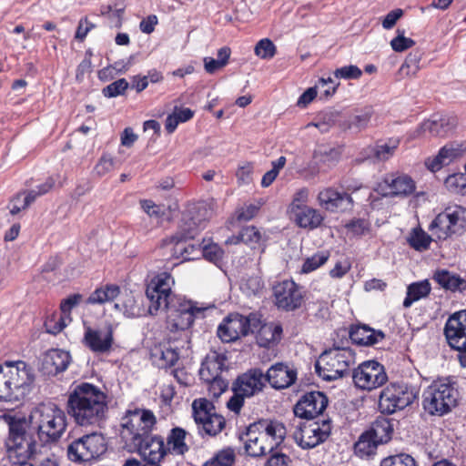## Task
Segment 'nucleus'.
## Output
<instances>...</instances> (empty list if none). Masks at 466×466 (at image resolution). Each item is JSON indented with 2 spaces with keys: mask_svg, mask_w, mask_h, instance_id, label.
Listing matches in <instances>:
<instances>
[{
  "mask_svg": "<svg viewBox=\"0 0 466 466\" xmlns=\"http://www.w3.org/2000/svg\"><path fill=\"white\" fill-rule=\"evenodd\" d=\"M66 410L77 426L101 427L107 418L108 396L92 383L75 384L68 390Z\"/></svg>",
  "mask_w": 466,
  "mask_h": 466,
  "instance_id": "f257e3e1",
  "label": "nucleus"
},
{
  "mask_svg": "<svg viewBox=\"0 0 466 466\" xmlns=\"http://www.w3.org/2000/svg\"><path fill=\"white\" fill-rule=\"evenodd\" d=\"M143 210L150 217L155 218H160L163 215V209L160 206L157 205L152 200H142L140 202Z\"/></svg>",
  "mask_w": 466,
  "mask_h": 466,
  "instance_id": "774afa93",
  "label": "nucleus"
},
{
  "mask_svg": "<svg viewBox=\"0 0 466 466\" xmlns=\"http://www.w3.org/2000/svg\"><path fill=\"white\" fill-rule=\"evenodd\" d=\"M258 427L249 424L240 439L245 443V451L251 457H262L276 450L269 441H259Z\"/></svg>",
  "mask_w": 466,
  "mask_h": 466,
  "instance_id": "c85d7f7f",
  "label": "nucleus"
},
{
  "mask_svg": "<svg viewBox=\"0 0 466 466\" xmlns=\"http://www.w3.org/2000/svg\"><path fill=\"white\" fill-rule=\"evenodd\" d=\"M354 360V353L350 348L334 346L321 353L315 370L323 380L331 381L350 375Z\"/></svg>",
  "mask_w": 466,
  "mask_h": 466,
  "instance_id": "0eeeda50",
  "label": "nucleus"
},
{
  "mask_svg": "<svg viewBox=\"0 0 466 466\" xmlns=\"http://www.w3.org/2000/svg\"><path fill=\"white\" fill-rule=\"evenodd\" d=\"M385 338L381 330H375L366 325L352 327L350 330V339L352 343L359 346H373Z\"/></svg>",
  "mask_w": 466,
  "mask_h": 466,
  "instance_id": "473e14b6",
  "label": "nucleus"
},
{
  "mask_svg": "<svg viewBox=\"0 0 466 466\" xmlns=\"http://www.w3.org/2000/svg\"><path fill=\"white\" fill-rule=\"evenodd\" d=\"M380 443L369 432H362L354 444V453L361 458H369L375 454Z\"/></svg>",
  "mask_w": 466,
  "mask_h": 466,
  "instance_id": "79ce46f5",
  "label": "nucleus"
},
{
  "mask_svg": "<svg viewBox=\"0 0 466 466\" xmlns=\"http://www.w3.org/2000/svg\"><path fill=\"white\" fill-rule=\"evenodd\" d=\"M367 431L380 444H383L390 441L393 426L390 420L379 418L372 422L370 428Z\"/></svg>",
  "mask_w": 466,
  "mask_h": 466,
  "instance_id": "a19ab883",
  "label": "nucleus"
},
{
  "mask_svg": "<svg viewBox=\"0 0 466 466\" xmlns=\"http://www.w3.org/2000/svg\"><path fill=\"white\" fill-rule=\"evenodd\" d=\"M340 151L335 147H329L325 149H319L315 152L314 157L319 159V162L327 164L328 166L335 165L340 158Z\"/></svg>",
  "mask_w": 466,
  "mask_h": 466,
  "instance_id": "4d7b16f0",
  "label": "nucleus"
},
{
  "mask_svg": "<svg viewBox=\"0 0 466 466\" xmlns=\"http://www.w3.org/2000/svg\"><path fill=\"white\" fill-rule=\"evenodd\" d=\"M129 87V83L125 78H119L113 83L107 85L102 89L104 96L112 98L125 94Z\"/></svg>",
  "mask_w": 466,
  "mask_h": 466,
  "instance_id": "864d4df0",
  "label": "nucleus"
},
{
  "mask_svg": "<svg viewBox=\"0 0 466 466\" xmlns=\"http://www.w3.org/2000/svg\"><path fill=\"white\" fill-rule=\"evenodd\" d=\"M461 155L460 147L453 144H448L442 147L438 155L433 158H428L425 165L432 172L440 170L443 166L449 165L452 160Z\"/></svg>",
  "mask_w": 466,
  "mask_h": 466,
  "instance_id": "c9c22d12",
  "label": "nucleus"
},
{
  "mask_svg": "<svg viewBox=\"0 0 466 466\" xmlns=\"http://www.w3.org/2000/svg\"><path fill=\"white\" fill-rule=\"evenodd\" d=\"M183 342L177 336L167 334V343L161 345L153 353L154 361L159 369H168L174 366L179 359V350L184 348ZM187 345H188L187 343Z\"/></svg>",
  "mask_w": 466,
  "mask_h": 466,
  "instance_id": "393cba45",
  "label": "nucleus"
},
{
  "mask_svg": "<svg viewBox=\"0 0 466 466\" xmlns=\"http://www.w3.org/2000/svg\"><path fill=\"white\" fill-rule=\"evenodd\" d=\"M69 322L68 319L63 314L54 312L46 317L44 326L47 333L56 335L61 332Z\"/></svg>",
  "mask_w": 466,
  "mask_h": 466,
  "instance_id": "a18cd8bd",
  "label": "nucleus"
},
{
  "mask_svg": "<svg viewBox=\"0 0 466 466\" xmlns=\"http://www.w3.org/2000/svg\"><path fill=\"white\" fill-rule=\"evenodd\" d=\"M457 125V119L454 116L434 115L431 119L421 125L423 131H428L435 137H444L451 131Z\"/></svg>",
  "mask_w": 466,
  "mask_h": 466,
  "instance_id": "72a5a7b5",
  "label": "nucleus"
},
{
  "mask_svg": "<svg viewBox=\"0 0 466 466\" xmlns=\"http://www.w3.org/2000/svg\"><path fill=\"white\" fill-rule=\"evenodd\" d=\"M327 396L320 391H310L303 394L293 408L295 416L314 420L321 415L328 406Z\"/></svg>",
  "mask_w": 466,
  "mask_h": 466,
  "instance_id": "412c9836",
  "label": "nucleus"
},
{
  "mask_svg": "<svg viewBox=\"0 0 466 466\" xmlns=\"http://www.w3.org/2000/svg\"><path fill=\"white\" fill-rule=\"evenodd\" d=\"M65 410L53 402L39 404L31 413L37 437L43 444L57 442L67 428Z\"/></svg>",
  "mask_w": 466,
  "mask_h": 466,
  "instance_id": "39448f33",
  "label": "nucleus"
},
{
  "mask_svg": "<svg viewBox=\"0 0 466 466\" xmlns=\"http://www.w3.org/2000/svg\"><path fill=\"white\" fill-rule=\"evenodd\" d=\"M431 289V284L427 279L410 284L407 288L406 298L403 300V307L408 309L414 302L426 298Z\"/></svg>",
  "mask_w": 466,
  "mask_h": 466,
  "instance_id": "ea45409f",
  "label": "nucleus"
},
{
  "mask_svg": "<svg viewBox=\"0 0 466 466\" xmlns=\"http://www.w3.org/2000/svg\"><path fill=\"white\" fill-rule=\"evenodd\" d=\"M417 387L404 382L390 383L380 395L379 406L382 413L393 414L412 404L418 398Z\"/></svg>",
  "mask_w": 466,
  "mask_h": 466,
  "instance_id": "f8f14e48",
  "label": "nucleus"
},
{
  "mask_svg": "<svg viewBox=\"0 0 466 466\" xmlns=\"http://www.w3.org/2000/svg\"><path fill=\"white\" fill-rule=\"evenodd\" d=\"M356 387L372 390L382 386L388 380L383 365L376 360L364 361L351 374Z\"/></svg>",
  "mask_w": 466,
  "mask_h": 466,
  "instance_id": "6ab92c4d",
  "label": "nucleus"
},
{
  "mask_svg": "<svg viewBox=\"0 0 466 466\" xmlns=\"http://www.w3.org/2000/svg\"><path fill=\"white\" fill-rule=\"evenodd\" d=\"M115 308L128 318H135L140 315V309L133 296H127L120 303H116Z\"/></svg>",
  "mask_w": 466,
  "mask_h": 466,
  "instance_id": "6e6d98bb",
  "label": "nucleus"
},
{
  "mask_svg": "<svg viewBox=\"0 0 466 466\" xmlns=\"http://www.w3.org/2000/svg\"><path fill=\"white\" fill-rule=\"evenodd\" d=\"M258 427L259 441H268L277 449L286 437V428L283 423L276 420H259L251 423Z\"/></svg>",
  "mask_w": 466,
  "mask_h": 466,
  "instance_id": "cd10ccee",
  "label": "nucleus"
},
{
  "mask_svg": "<svg viewBox=\"0 0 466 466\" xmlns=\"http://www.w3.org/2000/svg\"><path fill=\"white\" fill-rule=\"evenodd\" d=\"M8 425V435L5 441L6 460L9 462L28 461L36 453L37 442L28 430L24 417L5 416Z\"/></svg>",
  "mask_w": 466,
  "mask_h": 466,
  "instance_id": "7ed1b4c3",
  "label": "nucleus"
},
{
  "mask_svg": "<svg viewBox=\"0 0 466 466\" xmlns=\"http://www.w3.org/2000/svg\"><path fill=\"white\" fill-rule=\"evenodd\" d=\"M361 75L362 71L355 65L345 66L334 71L336 78L359 79Z\"/></svg>",
  "mask_w": 466,
  "mask_h": 466,
  "instance_id": "052dcab7",
  "label": "nucleus"
},
{
  "mask_svg": "<svg viewBox=\"0 0 466 466\" xmlns=\"http://www.w3.org/2000/svg\"><path fill=\"white\" fill-rule=\"evenodd\" d=\"M420 54L419 52L410 53L400 68L402 76H414L420 69Z\"/></svg>",
  "mask_w": 466,
  "mask_h": 466,
  "instance_id": "603ef678",
  "label": "nucleus"
},
{
  "mask_svg": "<svg viewBox=\"0 0 466 466\" xmlns=\"http://www.w3.org/2000/svg\"><path fill=\"white\" fill-rule=\"evenodd\" d=\"M114 168V159L107 155H103L94 167V172L98 177H103Z\"/></svg>",
  "mask_w": 466,
  "mask_h": 466,
  "instance_id": "e2e57ef3",
  "label": "nucleus"
},
{
  "mask_svg": "<svg viewBox=\"0 0 466 466\" xmlns=\"http://www.w3.org/2000/svg\"><path fill=\"white\" fill-rule=\"evenodd\" d=\"M265 382V375L259 369H252L239 375L232 385L234 394L227 403L228 410L238 414L245 399L262 391Z\"/></svg>",
  "mask_w": 466,
  "mask_h": 466,
  "instance_id": "9b49d317",
  "label": "nucleus"
},
{
  "mask_svg": "<svg viewBox=\"0 0 466 466\" xmlns=\"http://www.w3.org/2000/svg\"><path fill=\"white\" fill-rule=\"evenodd\" d=\"M198 234L197 228H189L187 231L177 232L162 241V248H170L172 257L180 258L182 261L194 260L202 254V248L192 240Z\"/></svg>",
  "mask_w": 466,
  "mask_h": 466,
  "instance_id": "f3484780",
  "label": "nucleus"
},
{
  "mask_svg": "<svg viewBox=\"0 0 466 466\" xmlns=\"http://www.w3.org/2000/svg\"><path fill=\"white\" fill-rule=\"evenodd\" d=\"M460 392L457 381L451 377L438 378L422 394V407L431 416L441 417L458 405Z\"/></svg>",
  "mask_w": 466,
  "mask_h": 466,
  "instance_id": "20e7f679",
  "label": "nucleus"
},
{
  "mask_svg": "<svg viewBox=\"0 0 466 466\" xmlns=\"http://www.w3.org/2000/svg\"><path fill=\"white\" fill-rule=\"evenodd\" d=\"M192 411L194 420L202 436L204 434L217 436L226 426L225 418L218 414L213 402L205 398L193 400Z\"/></svg>",
  "mask_w": 466,
  "mask_h": 466,
  "instance_id": "ddd939ff",
  "label": "nucleus"
},
{
  "mask_svg": "<svg viewBox=\"0 0 466 466\" xmlns=\"http://www.w3.org/2000/svg\"><path fill=\"white\" fill-rule=\"evenodd\" d=\"M318 201L320 207L329 212H345L351 209L353 199L346 192H339L329 187L319 191Z\"/></svg>",
  "mask_w": 466,
  "mask_h": 466,
  "instance_id": "b1692460",
  "label": "nucleus"
},
{
  "mask_svg": "<svg viewBox=\"0 0 466 466\" xmlns=\"http://www.w3.org/2000/svg\"><path fill=\"white\" fill-rule=\"evenodd\" d=\"M275 305L278 309L289 312L301 308L305 302L306 290L292 279L277 282L273 288Z\"/></svg>",
  "mask_w": 466,
  "mask_h": 466,
  "instance_id": "dca6fc26",
  "label": "nucleus"
},
{
  "mask_svg": "<svg viewBox=\"0 0 466 466\" xmlns=\"http://www.w3.org/2000/svg\"><path fill=\"white\" fill-rule=\"evenodd\" d=\"M329 258V251L328 250L317 252L313 254L311 257L306 258L302 265L301 271L303 273L312 272L319 268V267H321L322 265H324L328 261Z\"/></svg>",
  "mask_w": 466,
  "mask_h": 466,
  "instance_id": "de8ad7c7",
  "label": "nucleus"
},
{
  "mask_svg": "<svg viewBox=\"0 0 466 466\" xmlns=\"http://www.w3.org/2000/svg\"><path fill=\"white\" fill-rule=\"evenodd\" d=\"M265 379L274 389H286L295 382L297 372L283 363H276L268 370Z\"/></svg>",
  "mask_w": 466,
  "mask_h": 466,
  "instance_id": "7c9ffc66",
  "label": "nucleus"
},
{
  "mask_svg": "<svg viewBox=\"0 0 466 466\" xmlns=\"http://www.w3.org/2000/svg\"><path fill=\"white\" fill-rule=\"evenodd\" d=\"M120 294V288L116 284H106L96 289L87 298L86 303L90 305H102L113 301Z\"/></svg>",
  "mask_w": 466,
  "mask_h": 466,
  "instance_id": "58836bf2",
  "label": "nucleus"
},
{
  "mask_svg": "<svg viewBox=\"0 0 466 466\" xmlns=\"http://www.w3.org/2000/svg\"><path fill=\"white\" fill-rule=\"evenodd\" d=\"M253 320L256 319L252 314L246 317L238 313H231L218 325L217 335L223 342L236 341L240 337L254 332L251 329Z\"/></svg>",
  "mask_w": 466,
  "mask_h": 466,
  "instance_id": "aec40b11",
  "label": "nucleus"
},
{
  "mask_svg": "<svg viewBox=\"0 0 466 466\" xmlns=\"http://www.w3.org/2000/svg\"><path fill=\"white\" fill-rule=\"evenodd\" d=\"M201 251V256L214 263L220 261L223 256V251L217 244L205 246Z\"/></svg>",
  "mask_w": 466,
  "mask_h": 466,
  "instance_id": "338daca9",
  "label": "nucleus"
},
{
  "mask_svg": "<svg viewBox=\"0 0 466 466\" xmlns=\"http://www.w3.org/2000/svg\"><path fill=\"white\" fill-rule=\"evenodd\" d=\"M414 180L405 174H389L378 185V192L383 197H408L415 191Z\"/></svg>",
  "mask_w": 466,
  "mask_h": 466,
  "instance_id": "4be33fe9",
  "label": "nucleus"
},
{
  "mask_svg": "<svg viewBox=\"0 0 466 466\" xmlns=\"http://www.w3.org/2000/svg\"><path fill=\"white\" fill-rule=\"evenodd\" d=\"M398 35L390 41L391 48L395 52H403L415 45L411 38L404 36V31L397 30Z\"/></svg>",
  "mask_w": 466,
  "mask_h": 466,
  "instance_id": "bf43d9fd",
  "label": "nucleus"
},
{
  "mask_svg": "<svg viewBox=\"0 0 466 466\" xmlns=\"http://www.w3.org/2000/svg\"><path fill=\"white\" fill-rule=\"evenodd\" d=\"M380 466H418L414 458L407 453H399L384 458Z\"/></svg>",
  "mask_w": 466,
  "mask_h": 466,
  "instance_id": "3c124183",
  "label": "nucleus"
},
{
  "mask_svg": "<svg viewBox=\"0 0 466 466\" xmlns=\"http://www.w3.org/2000/svg\"><path fill=\"white\" fill-rule=\"evenodd\" d=\"M399 146V138L390 137L386 140H380L365 149L366 157L379 162L387 161L394 156Z\"/></svg>",
  "mask_w": 466,
  "mask_h": 466,
  "instance_id": "2f4dec72",
  "label": "nucleus"
},
{
  "mask_svg": "<svg viewBox=\"0 0 466 466\" xmlns=\"http://www.w3.org/2000/svg\"><path fill=\"white\" fill-rule=\"evenodd\" d=\"M133 447L151 465L158 464L167 454L164 438L159 435L151 436L149 434L142 443H137Z\"/></svg>",
  "mask_w": 466,
  "mask_h": 466,
  "instance_id": "a878e982",
  "label": "nucleus"
},
{
  "mask_svg": "<svg viewBox=\"0 0 466 466\" xmlns=\"http://www.w3.org/2000/svg\"><path fill=\"white\" fill-rule=\"evenodd\" d=\"M83 343L93 352L97 354L107 353L114 343V327L106 323L103 328H86Z\"/></svg>",
  "mask_w": 466,
  "mask_h": 466,
  "instance_id": "5701e85b",
  "label": "nucleus"
},
{
  "mask_svg": "<svg viewBox=\"0 0 466 466\" xmlns=\"http://www.w3.org/2000/svg\"><path fill=\"white\" fill-rule=\"evenodd\" d=\"M444 335L449 346L458 351V360L466 367V309L453 313L444 327Z\"/></svg>",
  "mask_w": 466,
  "mask_h": 466,
  "instance_id": "a211bd4d",
  "label": "nucleus"
},
{
  "mask_svg": "<svg viewBox=\"0 0 466 466\" xmlns=\"http://www.w3.org/2000/svg\"><path fill=\"white\" fill-rule=\"evenodd\" d=\"M239 238L242 239L243 243L249 245L251 248H255L261 240V234L256 227L249 226L240 230Z\"/></svg>",
  "mask_w": 466,
  "mask_h": 466,
  "instance_id": "13d9d810",
  "label": "nucleus"
},
{
  "mask_svg": "<svg viewBox=\"0 0 466 466\" xmlns=\"http://www.w3.org/2000/svg\"><path fill=\"white\" fill-rule=\"evenodd\" d=\"M173 285L174 279L167 272H162L151 280L146 290L149 300L148 311L151 315H156L159 309L167 307L173 299L179 298L172 293Z\"/></svg>",
  "mask_w": 466,
  "mask_h": 466,
  "instance_id": "2eb2a0df",
  "label": "nucleus"
},
{
  "mask_svg": "<svg viewBox=\"0 0 466 466\" xmlns=\"http://www.w3.org/2000/svg\"><path fill=\"white\" fill-rule=\"evenodd\" d=\"M282 327L279 324L268 323L262 325L258 330L256 339L258 346L269 348L280 340Z\"/></svg>",
  "mask_w": 466,
  "mask_h": 466,
  "instance_id": "4c0bfd02",
  "label": "nucleus"
},
{
  "mask_svg": "<svg viewBox=\"0 0 466 466\" xmlns=\"http://www.w3.org/2000/svg\"><path fill=\"white\" fill-rule=\"evenodd\" d=\"M34 195L28 191L18 193L12 198L9 204L10 213L12 215L18 214L21 210L26 209L34 202Z\"/></svg>",
  "mask_w": 466,
  "mask_h": 466,
  "instance_id": "49530a36",
  "label": "nucleus"
},
{
  "mask_svg": "<svg viewBox=\"0 0 466 466\" xmlns=\"http://www.w3.org/2000/svg\"><path fill=\"white\" fill-rule=\"evenodd\" d=\"M208 384V390L214 397H219L228 386V383L221 375L210 380H204Z\"/></svg>",
  "mask_w": 466,
  "mask_h": 466,
  "instance_id": "69168bd1",
  "label": "nucleus"
},
{
  "mask_svg": "<svg viewBox=\"0 0 466 466\" xmlns=\"http://www.w3.org/2000/svg\"><path fill=\"white\" fill-rule=\"evenodd\" d=\"M156 422V417L149 410H128L122 418L121 437L133 446L140 444L148 437Z\"/></svg>",
  "mask_w": 466,
  "mask_h": 466,
  "instance_id": "1a4fd4ad",
  "label": "nucleus"
},
{
  "mask_svg": "<svg viewBox=\"0 0 466 466\" xmlns=\"http://www.w3.org/2000/svg\"><path fill=\"white\" fill-rule=\"evenodd\" d=\"M34 380L33 369L25 361H5L0 365V401H22L31 391Z\"/></svg>",
  "mask_w": 466,
  "mask_h": 466,
  "instance_id": "f03ea898",
  "label": "nucleus"
},
{
  "mask_svg": "<svg viewBox=\"0 0 466 466\" xmlns=\"http://www.w3.org/2000/svg\"><path fill=\"white\" fill-rule=\"evenodd\" d=\"M371 116L372 111L370 108L353 116L350 120V127H355L359 130L365 128L370 123Z\"/></svg>",
  "mask_w": 466,
  "mask_h": 466,
  "instance_id": "680f3d73",
  "label": "nucleus"
},
{
  "mask_svg": "<svg viewBox=\"0 0 466 466\" xmlns=\"http://www.w3.org/2000/svg\"><path fill=\"white\" fill-rule=\"evenodd\" d=\"M82 296L80 294H73L63 299L60 304L61 314L71 321L70 314L74 307H76L81 300Z\"/></svg>",
  "mask_w": 466,
  "mask_h": 466,
  "instance_id": "0e129e2a",
  "label": "nucleus"
},
{
  "mask_svg": "<svg viewBox=\"0 0 466 466\" xmlns=\"http://www.w3.org/2000/svg\"><path fill=\"white\" fill-rule=\"evenodd\" d=\"M227 356L218 351H210L201 363L199 369L200 380H210L221 375L227 369Z\"/></svg>",
  "mask_w": 466,
  "mask_h": 466,
  "instance_id": "c756f323",
  "label": "nucleus"
},
{
  "mask_svg": "<svg viewBox=\"0 0 466 466\" xmlns=\"http://www.w3.org/2000/svg\"><path fill=\"white\" fill-rule=\"evenodd\" d=\"M264 288V281L259 276H249L242 279L240 289L248 297L259 294Z\"/></svg>",
  "mask_w": 466,
  "mask_h": 466,
  "instance_id": "09e8293b",
  "label": "nucleus"
},
{
  "mask_svg": "<svg viewBox=\"0 0 466 466\" xmlns=\"http://www.w3.org/2000/svg\"><path fill=\"white\" fill-rule=\"evenodd\" d=\"M107 451V442L100 432H91L73 439L67 445L66 455L74 463H87L98 460Z\"/></svg>",
  "mask_w": 466,
  "mask_h": 466,
  "instance_id": "6e6552de",
  "label": "nucleus"
},
{
  "mask_svg": "<svg viewBox=\"0 0 466 466\" xmlns=\"http://www.w3.org/2000/svg\"><path fill=\"white\" fill-rule=\"evenodd\" d=\"M293 214L296 224L309 230L319 228L324 220V217L318 209L309 206L297 207Z\"/></svg>",
  "mask_w": 466,
  "mask_h": 466,
  "instance_id": "f704fd0d",
  "label": "nucleus"
},
{
  "mask_svg": "<svg viewBox=\"0 0 466 466\" xmlns=\"http://www.w3.org/2000/svg\"><path fill=\"white\" fill-rule=\"evenodd\" d=\"M429 230L439 240L462 235L466 231V208L458 205L446 208L431 222Z\"/></svg>",
  "mask_w": 466,
  "mask_h": 466,
  "instance_id": "9d476101",
  "label": "nucleus"
},
{
  "mask_svg": "<svg viewBox=\"0 0 466 466\" xmlns=\"http://www.w3.org/2000/svg\"><path fill=\"white\" fill-rule=\"evenodd\" d=\"M432 240V237L426 233L420 227L412 228L407 238L410 247L419 252L428 250Z\"/></svg>",
  "mask_w": 466,
  "mask_h": 466,
  "instance_id": "c03bdc74",
  "label": "nucleus"
},
{
  "mask_svg": "<svg viewBox=\"0 0 466 466\" xmlns=\"http://www.w3.org/2000/svg\"><path fill=\"white\" fill-rule=\"evenodd\" d=\"M187 431L180 428L175 427L168 432L165 448L167 454L182 456L188 451L186 443Z\"/></svg>",
  "mask_w": 466,
  "mask_h": 466,
  "instance_id": "e433bc0d",
  "label": "nucleus"
},
{
  "mask_svg": "<svg viewBox=\"0 0 466 466\" xmlns=\"http://www.w3.org/2000/svg\"><path fill=\"white\" fill-rule=\"evenodd\" d=\"M331 420H307L299 422L293 432L295 442L302 449H312L324 442L331 433Z\"/></svg>",
  "mask_w": 466,
  "mask_h": 466,
  "instance_id": "4468645a",
  "label": "nucleus"
},
{
  "mask_svg": "<svg viewBox=\"0 0 466 466\" xmlns=\"http://www.w3.org/2000/svg\"><path fill=\"white\" fill-rule=\"evenodd\" d=\"M68 351L60 349L47 350L42 359L41 370L48 376H56L64 372L71 362Z\"/></svg>",
  "mask_w": 466,
  "mask_h": 466,
  "instance_id": "bb28decb",
  "label": "nucleus"
},
{
  "mask_svg": "<svg viewBox=\"0 0 466 466\" xmlns=\"http://www.w3.org/2000/svg\"><path fill=\"white\" fill-rule=\"evenodd\" d=\"M167 312V329L168 334L177 336L183 342L190 343L188 329L196 319H203L207 308L198 306L197 302L187 300L181 297L173 299L169 305L163 309Z\"/></svg>",
  "mask_w": 466,
  "mask_h": 466,
  "instance_id": "423d86ee",
  "label": "nucleus"
},
{
  "mask_svg": "<svg viewBox=\"0 0 466 466\" xmlns=\"http://www.w3.org/2000/svg\"><path fill=\"white\" fill-rule=\"evenodd\" d=\"M234 461V450L227 448L218 451L212 459L208 461L204 466H232Z\"/></svg>",
  "mask_w": 466,
  "mask_h": 466,
  "instance_id": "8fccbe9b",
  "label": "nucleus"
},
{
  "mask_svg": "<svg viewBox=\"0 0 466 466\" xmlns=\"http://www.w3.org/2000/svg\"><path fill=\"white\" fill-rule=\"evenodd\" d=\"M432 279L441 288L451 291L461 289V286L465 284V280L463 279L448 271L447 269L437 270Z\"/></svg>",
  "mask_w": 466,
  "mask_h": 466,
  "instance_id": "37998d69",
  "label": "nucleus"
},
{
  "mask_svg": "<svg viewBox=\"0 0 466 466\" xmlns=\"http://www.w3.org/2000/svg\"><path fill=\"white\" fill-rule=\"evenodd\" d=\"M254 52L262 59H271L276 55L277 47L270 39L263 38L257 43Z\"/></svg>",
  "mask_w": 466,
  "mask_h": 466,
  "instance_id": "5fc2aeb1",
  "label": "nucleus"
}]
</instances>
